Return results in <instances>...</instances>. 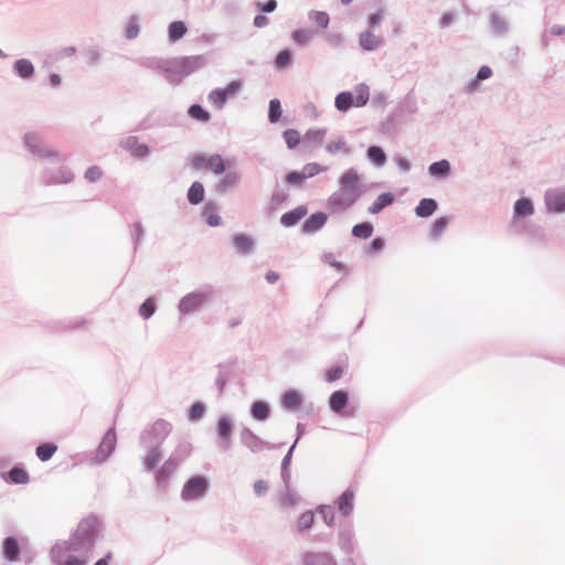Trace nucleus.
Masks as SVG:
<instances>
[{"mask_svg":"<svg viewBox=\"0 0 565 565\" xmlns=\"http://www.w3.org/2000/svg\"><path fill=\"white\" fill-rule=\"evenodd\" d=\"M207 62L209 57L205 54L171 58L142 57L139 60L142 67L162 73L172 86L179 85L185 77L206 66Z\"/></svg>","mask_w":565,"mask_h":565,"instance_id":"f257e3e1","label":"nucleus"},{"mask_svg":"<svg viewBox=\"0 0 565 565\" xmlns=\"http://www.w3.org/2000/svg\"><path fill=\"white\" fill-rule=\"evenodd\" d=\"M339 189L327 199L331 214L350 210L362 196V181L355 168L347 169L338 180Z\"/></svg>","mask_w":565,"mask_h":565,"instance_id":"f03ea898","label":"nucleus"},{"mask_svg":"<svg viewBox=\"0 0 565 565\" xmlns=\"http://www.w3.org/2000/svg\"><path fill=\"white\" fill-rule=\"evenodd\" d=\"M171 431L172 424L163 418H159L140 433V444L149 448L147 456L143 458L146 471H152L159 465L162 459V445Z\"/></svg>","mask_w":565,"mask_h":565,"instance_id":"7ed1b4c3","label":"nucleus"},{"mask_svg":"<svg viewBox=\"0 0 565 565\" xmlns=\"http://www.w3.org/2000/svg\"><path fill=\"white\" fill-rule=\"evenodd\" d=\"M102 532V522L95 514L83 519L67 542V550L75 553H89Z\"/></svg>","mask_w":565,"mask_h":565,"instance_id":"20e7f679","label":"nucleus"},{"mask_svg":"<svg viewBox=\"0 0 565 565\" xmlns=\"http://www.w3.org/2000/svg\"><path fill=\"white\" fill-rule=\"evenodd\" d=\"M370 99V88L365 83L355 86L354 92L343 90L337 94L334 107L341 113H347L352 107H363Z\"/></svg>","mask_w":565,"mask_h":565,"instance_id":"39448f33","label":"nucleus"},{"mask_svg":"<svg viewBox=\"0 0 565 565\" xmlns=\"http://www.w3.org/2000/svg\"><path fill=\"white\" fill-rule=\"evenodd\" d=\"M22 141L23 146L34 157L45 159L51 163H61L64 160L61 153L51 149L38 132H25Z\"/></svg>","mask_w":565,"mask_h":565,"instance_id":"423d86ee","label":"nucleus"},{"mask_svg":"<svg viewBox=\"0 0 565 565\" xmlns=\"http://www.w3.org/2000/svg\"><path fill=\"white\" fill-rule=\"evenodd\" d=\"M210 489V480L204 475H194L183 484L181 499L183 501L199 500L205 497Z\"/></svg>","mask_w":565,"mask_h":565,"instance_id":"0eeeda50","label":"nucleus"},{"mask_svg":"<svg viewBox=\"0 0 565 565\" xmlns=\"http://www.w3.org/2000/svg\"><path fill=\"white\" fill-rule=\"evenodd\" d=\"M117 446V434L115 425L110 426L103 436L92 458L93 463L102 465L114 454Z\"/></svg>","mask_w":565,"mask_h":565,"instance_id":"6e6552de","label":"nucleus"},{"mask_svg":"<svg viewBox=\"0 0 565 565\" xmlns=\"http://www.w3.org/2000/svg\"><path fill=\"white\" fill-rule=\"evenodd\" d=\"M212 297V291H191L184 295L178 303L180 315L186 316L199 311Z\"/></svg>","mask_w":565,"mask_h":565,"instance_id":"1a4fd4ad","label":"nucleus"},{"mask_svg":"<svg viewBox=\"0 0 565 565\" xmlns=\"http://www.w3.org/2000/svg\"><path fill=\"white\" fill-rule=\"evenodd\" d=\"M350 394L347 390H335L331 393L328 399L330 411L345 418L354 417V409L349 407Z\"/></svg>","mask_w":565,"mask_h":565,"instance_id":"9d476101","label":"nucleus"},{"mask_svg":"<svg viewBox=\"0 0 565 565\" xmlns=\"http://www.w3.org/2000/svg\"><path fill=\"white\" fill-rule=\"evenodd\" d=\"M239 440L241 444L249 449L253 454H257L263 451L264 449H276L280 447V445L270 444L265 441L259 436H257L252 429L248 427H243L239 431Z\"/></svg>","mask_w":565,"mask_h":565,"instance_id":"9b49d317","label":"nucleus"},{"mask_svg":"<svg viewBox=\"0 0 565 565\" xmlns=\"http://www.w3.org/2000/svg\"><path fill=\"white\" fill-rule=\"evenodd\" d=\"M41 179L42 183L46 186L66 184L74 180V173L66 166H60L56 169L45 167Z\"/></svg>","mask_w":565,"mask_h":565,"instance_id":"f8f14e48","label":"nucleus"},{"mask_svg":"<svg viewBox=\"0 0 565 565\" xmlns=\"http://www.w3.org/2000/svg\"><path fill=\"white\" fill-rule=\"evenodd\" d=\"M218 446L223 450H228L232 444V435L234 431V420L230 415H221L215 426Z\"/></svg>","mask_w":565,"mask_h":565,"instance_id":"ddd939ff","label":"nucleus"},{"mask_svg":"<svg viewBox=\"0 0 565 565\" xmlns=\"http://www.w3.org/2000/svg\"><path fill=\"white\" fill-rule=\"evenodd\" d=\"M534 214V204L530 198L522 196L514 202L513 205V218L511 222V228L514 232H519V224L525 222L524 220Z\"/></svg>","mask_w":565,"mask_h":565,"instance_id":"4468645a","label":"nucleus"},{"mask_svg":"<svg viewBox=\"0 0 565 565\" xmlns=\"http://www.w3.org/2000/svg\"><path fill=\"white\" fill-rule=\"evenodd\" d=\"M119 147L137 160L146 159L150 154L149 146L141 143L137 136H128L120 139Z\"/></svg>","mask_w":565,"mask_h":565,"instance_id":"2eb2a0df","label":"nucleus"},{"mask_svg":"<svg viewBox=\"0 0 565 565\" xmlns=\"http://www.w3.org/2000/svg\"><path fill=\"white\" fill-rule=\"evenodd\" d=\"M179 466L180 465L174 459L169 457L159 468L157 467L153 470L156 483L160 490H166L168 488L169 480L171 476L177 471Z\"/></svg>","mask_w":565,"mask_h":565,"instance_id":"dca6fc26","label":"nucleus"},{"mask_svg":"<svg viewBox=\"0 0 565 565\" xmlns=\"http://www.w3.org/2000/svg\"><path fill=\"white\" fill-rule=\"evenodd\" d=\"M544 202L548 212L555 214L565 213V188L547 190L544 195Z\"/></svg>","mask_w":565,"mask_h":565,"instance_id":"f3484780","label":"nucleus"},{"mask_svg":"<svg viewBox=\"0 0 565 565\" xmlns=\"http://www.w3.org/2000/svg\"><path fill=\"white\" fill-rule=\"evenodd\" d=\"M338 544L341 551L351 556L354 554V530L352 523H343L338 531Z\"/></svg>","mask_w":565,"mask_h":565,"instance_id":"a211bd4d","label":"nucleus"},{"mask_svg":"<svg viewBox=\"0 0 565 565\" xmlns=\"http://www.w3.org/2000/svg\"><path fill=\"white\" fill-rule=\"evenodd\" d=\"M328 213L318 211L310 214L301 225V233L303 235H313L320 232L328 222Z\"/></svg>","mask_w":565,"mask_h":565,"instance_id":"6ab92c4d","label":"nucleus"},{"mask_svg":"<svg viewBox=\"0 0 565 565\" xmlns=\"http://www.w3.org/2000/svg\"><path fill=\"white\" fill-rule=\"evenodd\" d=\"M237 359H228L227 361L221 362L216 365L217 375L215 377V386L218 392V396L224 394L226 384L232 376L233 367L236 365Z\"/></svg>","mask_w":565,"mask_h":565,"instance_id":"aec40b11","label":"nucleus"},{"mask_svg":"<svg viewBox=\"0 0 565 565\" xmlns=\"http://www.w3.org/2000/svg\"><path fill=\"white\" fill-rule=\"evenodd\" d=\"M241 182V175L236 170H228L222 174V178L215 184V192L218 195H226L233 192Z\"/></svg>","mask_w":565,"mask_h":565,"instance_id":"412c9836","label":"nucleus"},{"mask_svg":"<svg viewBox=\"0 0 565 565\" xmlns=\"http://www.w3.org/2000/svg\"><path fill=\"white\" fill-rule=\"evenodd\" d=\"M355 490L352 487L347 488L334 501V509L343 518H349L354 511Z\"/></svg>","mask_w":565,"mask_h":565,"instance_id":"4be33fe9","label":"nucleus"},{"mask_svg":"<svg viewBox=\"0 0 565 565\" xmlns=\"http://www.w3.org/2000/svg\"><path fill=\"white\" fill-rule=\"evenodd\" d=\"M303 399L305 396L300 391L288 388L280 396V405L287 412H296L300 409Z\"/></svg>","mask_w":565,"mask_h":565,"instance_id":"5701e85b","label":"nucleus"},{"mask_svg":"<svg viewBox=\"0 0 565 565\" xmlns=\"http://www.w3.org/2000/svg\"><path fill=\"white\" fill-rule=\"evenodd\" d=\"M12 72L20 79L30 82L35 76V66L29 58H19L13 62Z\"/></svg>","mask_w":565,"mask_h":565,"instance_id":"b1692460","label":"nucleus"},{"mask_svg":"<svg viewBox=\"0 0 565 565\" xmlns=\"http://www.w3.org/2000/svg\"><path fill=\"white\" fill-rule=\"evenodd\" d=\"M21 555V546L19 540L14 535L4 537L2 542V557L10 563L18 562Z\"/></svg>","mask_w":565,"mask_h":565,"instance_id":"393cba45","label":"nucleus"},{"mask_svg":"<svg viewBox=\"0 0 565 565\" xmlns=\"http://www.w3.org/2000/svg\"><path fill=\"white\" fill-rule=\"evenodd\" d=\"M1 478L9 484H26L30 476L21 465H14L9 471L2 472Z\"/></svg>","mask_w":565,"mask_h":565,"instance_id":"a878e982","label":"nucleus"},{"mask_svg":"<svg viewBox=\"0 0 565 565\" xmlns=\"http://www.w3.org/2000/svg\"><path fill=\"white\" fill-rule=\"evenodd\" d=\"M308 214V207L305 204L298 205L297 207L285 212L280 216V224L286 228L296 226L306 215Z\"/></svg>","mask_w":565,"mask_h":565,"instance_id":"bb28decb","label":"nucleus"},{"mask_svg":"<svg viewBox=\"0 0 565 565\" xmlns=\"http://www.w3.org/2000/svg\"><path fill=\"white\" fill-rule=\"evenodd\" d=\"M232 244L236 248L237 253L247 256L250 255L255 249V239L245 233H236L232 236Z\"/></svg>","mask_w":565,"mask_h":565,"instance_id":"cd10ccee","label":"nucleus"},{"mask_svg":"<svg viewBox=\"0 0 565 565\" xmlns=\"http://www.w3.org/2000/svg\"><path fill=\"white\" fill-rule=\"evenodd\" d=\"M249 414L253 419L264 423L271 415V406L267 401L256 399L250 404Z\"/></svg>","mask_w":565,"mask_h":565,"instance_id":"c85d7f7f","label":"nucleus"},{"mask_svg":"<svg viewBox=\"0 0 565 565\" xmlns=\"http://www.w3.org/2000/svg\"><path fill=\"white\" fill-rule=\"evenodd\" d=\"M518 235H525L533 242H543L545 239V233L542 226L532 222H521L519 224Z\"/></svg>","mask_w":565,"mask_h":565,"instance_id":"c756f323","label":"nucleus"},{"mask_svg":"<svg viewBox=\"0 0 565 565\" xmlns=\"http://www.w3.org/2000/svg\"><path fill=\"white\" fill-rule=\"evenodd\" d=\"M428 174L437 180H446L451 174V164L447 159H440L438 161H434L428 166Z\"/></svg>","mask_w":565,"mask_h":565,"instance_id":"7c9ffc66","label":"nucleus"},{"mask_svg":"<svg viewBox=\"0 0 565 565\" xmlns=\"http://www.w3.org/2000/svg\"><path fill=\"white\" fill-rule=\"evenodd\" d=\"M218 206L214 201H207L202 209V217L205 223L211 227L221 226L223 221L222 217L217 213Z\"/></svg>","mask_w":565,"mask_h":565,"instance_id":"2f4dec72","label":"nucleus"},{"mask_svg":"<svg viewBox=\"0 0 565 565\" xmlns=\"http://www.w3.org/2000/svg\"><path fill=\"white\" fill-rule=\"evenodd\" d=\"M301 559L302 565H328L334 557L328 552H305Z\"/></svg>","mask_w":565,"mask_h":565,"instance_id":"473e14b6","label":"nucleus"},{"mask_svg":"<svg viewBox=\"0 0 565 565\" xmlns=\"http://www.w3.org/2000/svg\"><path fill=\"white\" fill-rule=\"evenodd\" d=\"M232 162L224 159L220 153H214L209 157V169L216 175H221L231 170Z\"/></svg>","mask_w":565,"mask_h":565,"instance_id":"72a5a7b5","label":"nucleus"},{"mask_svg":"<svg viewBox=\"0 0 565 565\" xmlns=\"http://www.w3.org/2000/svg\"><path fill=\"white\" fill-rule=\"evenodd\" d=\"M438 209V203L433 198L422 199L415 207V214L418 217L426 218L431 216Z\"/></svg>","mask_w":565,"mask_h":565,"instance_id":"f704fd0d","label":"nucleus"},{"mask_svg":"<svg viewBox=\"0 0 565 565\" xmlns=\"http://www.w3.org/2000/svg\"><path fill=\"white\" fill-rule=\"evenodd\" d=\"M394 201H395V195L392 192H383L367 207V212L371 213V214H379L386 206L393 204Z\"/></svg>","mask_w":565,"mask_h":565,"instance_id":"c9c22d12","label":"nucleus"},{"mask_svg":"<svg viewBox=\"0 0 565 565\" xmlns=\"http://www.w3.org/2000/svg\"><path fill=\"white\" fill-rule=\"evenodd\" d=\"M366 159L375 167L381 168L387 161L384 149L377 145H371L366 149Z\"/></svg>","mask_w":565,"mask_h":565,"instance_id":"e433bc0d","label":"nucleus"},{"mask_svg":"<svg viewBox=\"0 0 565 565\" xmlns=\"http://www.w3.org/2000/svg\"><path fill=\"white\" fill-rule=\"evenodd\" d=\"M205 189L202 182L194 181L186 192V200L191 205H199L204 201Z\"/></svg>","mask_w":565,"mask_h":565,"instance_id":"4c0bfd02","label":"nucleus"},{"mask_svg":"<svg viewBox=\"0 0 565 565\" xmlns=\"http://www.w3.org/2000/svg\"><path fill=\"white\" fill-rule=\"evenodd\" d=\"M188 32V26L184 21L177 20L168 26V39L171 43L180 41Z\"/></svg>","mask_w":565,"mask_h":565,"instance_id":"58836bf2","label":"nucleus"},{"mask_svg":"<svg viewBox=\"0 0 565 565\" xmlns=\"http://www.w3.org/2000/svg\"><path fill=\"white\" fill-rule=\"evenodd\" d=\"M295 449L296 443H292V445L289 447L288 451L286 452L281 460L280 477L284 484H288L291 481L290 465Z\"/></svg>","mask_w":565,"mask_h":565,"instance_id":"ea45409f","label":"nucleus"},{"mask_svg":"<svg viewBox=\"0 0 565 565\" xmlns=\"http://www.w3.org/2000/svg\"><path fill=\"white\" fill-rule=\"evenodd\" d=\"M381 42L382 40L375 34H373L371 31H363L362 33H360L359 43L364 51L371 52L376 50L380 46Z\"/></svg>","mask_w":565,"mask_h":565,"instance_id":"a19ab883","label":"nucleus"},{"mask_svg":"<svg viewBox=\"0 0 565 565\" xmlns=\"http://www.w3.org/2000/svg\"><path fill=\"white\" fill-rule=\"evenodd\" d=\"M207 406L202 401H195L191 404L188 409L186 417L191 423H198L202 420L206 414Z\"/></svg>","mask_w":565,"mask_h":565,"instance_id":"79ce46f5","label":"nucleus"},{"mask_svg":"<svg viewBox=\"0 0 565 565\" xmlns=\"http://www.w3.org/2000/svg\"><path fill=\"white\" fill-rule=\"evenodd\" d=\"M294 64V53L286 47L279 51L275 57L274 65L277 70H287Z\"/></svg>","mask_w":565,"mask_h":565,"instance_id":"37998d69","label":"nucleus"},{"mask_svg":"<svg viewBox=\"0 0 565 565\" xmlns=\"http://www.w3.org/2000/svg\"><path fill=\"white\" fill-rule=\"evenodd\" d=\"M490 28L494 35H504L509 31V23L499 13L493 12L490 15Z\"/></svg>","mask_w":565,"mask_h":565,"instance_id":"c03bdc74","label":"nucleus"},{"mask_svg":"<svg viewBox=\"0 0 565 565\" xmlns=\"http://www.w3.org/2000/svg\"><path fill=\"white\" fill-rule=\"evenodd\" d=\"M315 512L321 515L324 524L328 527H333L335 525V509L330 504H319Z\"/></svg>","mask_w":565,"mask_h":565,"instance_id":"a18cd8bd","label":"nucleus"},{"mask_svg":"<svg viewBox=\"0 0 565 565\" xmlns=\"http://www.w3.org/2000/svg\"><path fill=\"white\" fill-rule=\"evenodd\" d=\"M57 451V446L54 443H42L35 448V455L42 462L49 461Z\"/></svg>","mask_w":565,"mask_h":565,"instance_id":"49530a36","label":"nucleus"},{"mask_svg":"<svg viewBox=\"0 0 565 565\" xmlns=\"http://www.w3.org/2000/svg\"><path fill=\"white\" fill-rule=\"evenodd\" d=\"M374 226L371 222L364 221L353 225L351 234L355 238L367 239L372 236Z\"/></svg>","mask_w":565,"mask_h":565,"instance_id":"de8ad7c7","label":"nucleus"},{"mask_svg":"<svg viewBox=\"0 0 565 565\" xmlns=\"http://www.w3.org/2000/svg\"><path fill=\"white\" fill-rule=\"evenodd\" d=\"M130 227V236H131V243L134 248V255L137 253L142 238L145 236V227L140 221H136L132 224L129 225Z\"/></svg>","mask_w":565,"mask_h":565,"instance_id":"09e8293b","label":"nucleus"},{"mask_svg":"<svg viewBox=\"0 0 565 565\" xmlns=\"http://www.w3.org/2000/svg\"><path fill=\"white\" fill-rule=\"evenodd\" d=\"M188 115L190 118L202 124L209 122L211 119L210 111L200 104L190 105L188 108Z\"/></svg>","mask_w":565,"mask_h":565,"instance_id":"8fccbe9b","label":"nucleus"},{"mask_svg":"<svg viewBox=\"0 0 565 565\" xmlns=\"http://www.w3.org/2000/svg\"><path fill=\"white\" fill-rule=\"evenodd\" d=\"M192 445L189 441H180L175 449L169 456L174 459L179 465L191 454Z\"/></svg>","mask_w":565,"mask_h":565,"instance_id":"3c124183","label":"nucleus"},{"mask_svg":"<svg viewBox=\"0 0 565 565\" xmlns=\"http://www.w3.org/2000/svg\"><path fill=\"white\" fill-rule=\"evenodd\" d=\"M87 326L88 320L83 317L68 318L60 322V328L65 331L86 329Z\"/></svg>","mask_w":565,"mask_h":565,"instance_id":"603ef678","label":"nucleus"},{"mask_svg":"<svg viewBox=\"0 0 565 565\" xmlns=\"http://www.w3.org/2000/svg\"><path fill=\"white\" fill-rule=\"evenodd\" d=\"M157 311V299L154 297H148L140 306H139V315L142 319H150Z\"/></svg>","mask_w":565,"mask_h":565,"instance_id":"864d4df0","label":"nucleus"},{"mask_svg":"<svg viewBox=\"0 0 565 565\" xmlns=\"http://www.w3.org/2000/svg\"><path fill=\"white\" fill-rule=\"evenodd\" d=\"M315 32L310 29H296L291 32V39L301 46L308 45L312 40Z\"/></svg>","mask_w":565,"mask_h":565,"instance_id":"5fc2aeb1","label":"nucleus"},{"mask_svg":"<svg viewBox=\"0 0 565 565\" xmlns=\"http://www.w3.org/2000/svg\"><path fill=\"white\" fill-rule=\"evenodd\" d=\"M282 115L281 103L278 98H273L268 104V121L270 124H277Z\"/></svg>","mask_w":565,"mask_h":565,"instance_id":"6e6d98bb","label":"nucleus"},{"mask_svg":"<svg viewBox=\"0 0 565 565\" xmlns=\"http://www.w3.org/2000/svg\"><path fill=\"white\" fill-rule=\"evenodd\" d=\"M207 98L217 110L223 109L227 102L226 94L223 93L221 87L212 89Z\"/></svg>","mask_w":565,"mask_h":565,"instance_id":"4d7b16f0","label":"nucleus"},{"mask_svg":"<svg viewBox=\"0 0 565 565\" xmlns=\"http://www.w3.org/2000/svg\"><path fill=\"white\" fill-rule=\"evenodd\" d=\"M284 490L280 492L279 501L284 507H295L299 497L290 490V482L288 484H284Z\"/></svg>","mask_w":565,"mask_h":565,"instance_id":"13d9d810","label":"nucleus"},{"mask_svg":"<svg viewBox=\"0 0 565 565\" xmlns=\"http://www.w3.org/2000/svg\"><path fill=\"white\" fill-rule=\"evenodd\" d=\"M140 32L139 18L136 14H132L129 18V21L125 28V38L127 40H134L138 36Z\"/></svg>","mask_w":565,"mask_h":565,"instance_id":"bf43d9fd","label":"nucleus"},{"mask_svg":"<svg viewBox=\"0 0 565 565\" xmlns=\"http://www.w3.org/2000/svg\"><path fill=\"white\" fill-rule=\"evenodd\" d=\"M327 170V167H323L317 162H309L302 167L300 170L301 174L303 175L305 180H308L310 178L316 177L320 172H323Z\"/></svg>","mask_w":565,"mask_h":565,"instance_id":"052dcab7","label":"nucleus"},{"mask_svg":"<svg viewBox=\"0 0 565 565\" xmlns=\"http://www.w3.org/2000/svg\"><path fill=\"white\" fill-rule=\"evenodd\" d=\"M282 137L288 149H295L301 140L299 131L292 128L286 129Z\"/></svg>","mask_w":565,"mask_h":565,"instance_id":"680f3d73","label":"nucleus"},{"mask_svg":"<svg viewBox=\"0 0 565 565\" xmlns=\"http://www.w3.org/2000/svg\"><path fill=\"white\" fill-rule=\"evenodd\" d=\"M449 224V218L448 216H440V217H437L433 224H431V227H430V235L434 237V238H437L439 237L444 231L447 228Z\"/></svg>","mask_w":565,"mask_h":565,"instance_id":"e2e57ef3","label":"nucleus"},{"mask_svg":"<svg viewBox=\"0 0 565 565\" xmlns=\"http://www.w3.org/2000/svg\"><path fill=\"white\" fill-rule=\"evenodd\" d=\"M315 522V512L308 510L303 512L297 521V527L300 532L309 530L312 527Z\"/></svg>","mask_w":565,"mask_h":565,"instance_id":"0e129e2a","label":"nucleus"},{"mask_svg":"<svg viewBox=\"0 0 565 565\" xmlns=\"http://www.w3.org/2000/svg\"><path fill=\"white\" fill-rule=\"evenodd\" d=\"M309 19L322 29H327L330 22V17L326 11L311 10Z\"/></svg>","mask_w":565,"mask_h":565,"instance_id":"69168bd1","label":"nucleus"},{"mask_svg":"<svg viewBox=\"0 0 565 565\" xmlns=\"http://www.w3.org/2000/svg\"><path fill=\"white\" fill-rule=\"evenodd\" d=\"M326 150L330 154H337L341 150H343L345 152V154H348V156L351 154V149L347 147V142L342 138L339 140H332L330 142H328L326 146Z\"/></svg>","mask_w":565,"mask_h":565,"instance_id":"338daca9","label":"nucleus"},{"mask_svg":"<svg viewBox=\"0 0 565 565\" xmlns=\"http://www.w3.org/2000/svg\"><path fill=\"white\" fill-rule=\"evenodd\" d=\"M222 13L230 19H235L241 14V7L236 1L228 0L223 4Z\"/></svg>","mask_w":565,"mask_h":565,"instance_id":"774afa93","label":"nucleus"}]
</instances>
